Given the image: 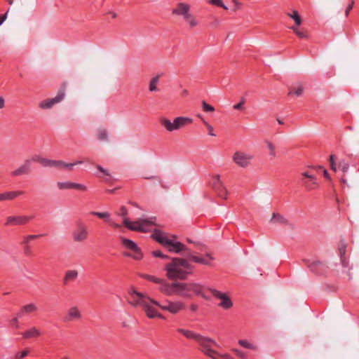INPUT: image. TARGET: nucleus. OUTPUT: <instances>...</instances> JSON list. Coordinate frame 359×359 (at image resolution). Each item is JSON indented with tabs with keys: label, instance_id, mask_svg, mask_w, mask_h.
<instances>
[{
	"label": "nucleus",
	"instance_id": "nucleus-1",
	"mask_svg": "<svg viewBox=\"0 0 359 359\" xmlns=\"http://www.w3.org/2000/svg\"><path fill=\"white\" fill-rule=\"evenodd\" d=\"M166 276L169 280H186L194 272V266L185 258L175 257L165 265Z\"/></svg>",
	"mask_w": 359,
	"mask_h": 359
},
{
	"label": "nucleus",
	"instance_id": "nucleus-2",
	"mask_svg": "<svg viewBox=\"0 0 359 359\" xmlns=\"http://www.w3.org/2000/svg\"><path fill=\"white\" fill-rule=\"evenodd\" d=\"M152 238L159 243L162 246L165 248L170 252L179 254L184 251L187 253L190 252V250L180 241L168 238V236L160 230H155L152 234Z\"/></svg>",
	"mask_w": 359,
	"mask_h": 359
},
{
	"label": "nucleus",
	"instance_id": "nucleus-3",
	"mask_svg": "<svg viewBox=\"0 0 359 359\" xmlns=\"http://www.w3.org/2000/svg\"><path fill=\"white\" fill-rule=\"evenodd\" d=\"M197 343L201 346V350L205 355L213 359H233L229 354H219L212 348L217 346L216 341L211 338L201 335Z\"/></svg>",
	"mask_w": 359,
	"mask_h": 359
},
{
	"label": "nucleus",
	"instance_id": "nucleus-4",
	"mask_svg": "<svg viewBox=\"0 0 359 359\" xmlns=\"http://www.w3.org/2000/svg\"><path fill=\"white\" fill-rule=\"evenodd\" d=\"M118 215L123 217V222L124 226L132 231L146 232L149 227L152 224V223L147 219H140L135 222L129 221L126 217L128 215V210L125 206H121L120 208Z\"/></svg>",
	"mask_w": 359,
	"mask_h": 359
},
{
	"label": "nucleus",
	"instance_id": "nucleus-5",
	"mask_svg": "<svg viewBox=\"0 0 359 359\" xmlns=\"http://www.w3.org/2000/svg\"><path fill=\"white\" fill-rule=\"evenodd\" d=\"M179 296L184 298H191L193 295L201 296L204 299H208L205 294L204 287L196 283H180Z\"/></svg>",
	"mask_w": 359,
	"mask_h": 359
},
{
	"label": "nucleus",
	"instance_id": "nucleus-6",
	"mask_svg": "<svg viewBox=\"0 0 359 359\" xmlns=\"http://www.w3.org/2000/svg\"><path fill=\"white\" fill-rule=\"evenodd\" d=\"M193 120L189 117L179 116L172 122L167 118L161 117L159 119L160 124L168 132L179 130L185 126L192 123Z\"/></svg>",
	"mask_w": 359,
	"mask_h": 359
},
{
	"label": "nucleus",
	"instance_id": "nucleus-7",
	"mask_svg": "<svg viewBox=\"0 0 359 359\" xmlns=\"http://www.w3.org/2000/svg\"><path fill=\"white\" fill-rule=\"evenodd\" d=\"M153 304L162 310L166 311L173 315L177 314L187 308L185 303L180 301L172 302L166 300L163 304H161L155 300L153 302Z\"/></svg>",
	"mask_w": 359,
	"mask_h": 359
},
{
	"label": "nucleus",
	"instance_id": "nucleus-8",
	"mask_svg": "<svg viewBox=\"0 0 359 359\" xmlns=\"http://www.w3.org/2000/svg\"><path fill=\"white\" fill-rule=\"evenodd\" d=\"M33 161L40 163L44 167H56L59 168L72 169L75 165L81 164L83 161H76L73 163H67L62 161L49 160L38 156L32 157Z\"/></svg>",
	"mask_w": 359,
	"mask_h": 359
},
{
	"label": "nucleus",
	"instance_id": "nucleus-9",
	"mask_svg": "<svg viewBox=\"0 0 359 359\" xmlns=\"http://www.w3.org/2000/svg\"><path fill=\"white\" fill-rule=\"evenodd\" d=\"M128 303L134 307H137L138 306L142 307L147 302L151 301L153 303V302L155 301L154 299L148 297L146 294L140 292L134 288H131L128 291Z\"/></svg>",
	"mask_w": 359,
	"mask_h": 359
},
{
	"label": "nucleus",
	"instance_id": "nucleus-10",
	"mask_svg": "<svg viewBox=\"0 0 359 359\" xmlns=\"http://www.w3.org/2000/svg\"><path fill=\"white\" fill-rule=\"evenodd\" d=\"M122 245L128 250H131L133 253L125 252V257H132L135 260H141L143 258V253L137 244L130 239L123 237L121 238Z\"/></svg>",
	"mask_w": 359,
	"mask_h": 359
},
{
	"label": "nucleus",
	"instance_id": "nucleus-11",
	"mask_svg": "<svg viewBox=\"0 0 359 359\" xmlns=\"http://www.w3.org/2000/svg\"><path fill=\"white\" fill-rule=\"evenodd\" d=\"M65 96V83H63L62 88L58 90L55 97L49 98L41 101L39 104V107L42 109L52 108L55 104L60 102Z\"/></svg>",
	"mask_w": 359,
	"mask_h": 359
},
{
	"label": "nucleus",
	"instance_id": "nucleus-12",
	"mask_svg": "<svg viewBox=\"0 0 359 359\" xmlns=\"http://www.w3.org/2000/svg\"><path fill=\"white\" fill-rule=\"evenodd\" d=\"M300 182L308 191L314 190L318 187L316 177L310 171H304L300 174Z\"/></svg>",
	"mask_w": 359,
	"mask_h": 359
},
{
	"label": "nucleus",
	"instance_id": "nucleus-13",
	"mask_svg": "<svg viewBox=\"0 0 359 359\" xmlns=\"http://www.w3.org/2000/svg\"><path fill=\"white\" fill-rule=\"evenodd\" d=\"M210 183L212 189L218 197L222 199L227 198L228 191L223 184V182L221 181L220 176L219 175L213 176Z\"/></svg>",
	"mask_w": 359,
	"mask_h": 359
},
{
	"label": "nucleus",
	"instance_id": "nucleus-14",
	"mask_svg": "<svg viewBox=\"0 0 359 359\" xmlns=\"http://www.w3.org/2000/svg\"><path fill=\"white\" fill-rule=\"evenodd\" d=\"M180 283L175 282L169 283L164 279L160 284L158 290L167 296L179 295L180 293Z\"/></svg>",
	"mask_w": 359,
	"mask_h": 359
},
{
	"label": "nucleus",
	"instance_id": "nucleus-15",
	"mask_svg": "<svg viewBox=\"0 0 359 359\" xmlns=\"http://www.w3.org/2000/svg\"><path fill=\"white\" fill-rule=\"evenodd\" d=\"M303 262L306 264L311 271L317 275H325L327 271V266L323 262L316 260L310 262L308 259H304Z\"/></svg>",
	"mask_w": 359,
	"mask_h": 359
},
{
	"label": "nucleus",
	"instance_id": "nucleus-16",
	"mask_svg": "<svg viewBox=\"0 0 359 359\" xmlns=\"http://www.w3.org/2000/svg\"><path fill=\"white\" fill-rule=\"evenodd\" d=\"M76 228L73 232V238L76 242H82L87 239L88 232L86 225L81 221L76 224Z\"/></svg>",
	"mask_w": 359,
	"mask_h": 359
},
{
	"label": "nucleus",
	"instance_id": "nucleus-17",
	"mask_svg": "<svg viewBox=\"0 0 359 359\" xmlns=\"http://www.w3.org/2000/svg\"><path fill=\"white\" fill-rule=\"evenodd\" d=\"M213 297L221 300L219 306L224 309H229L233 306V302L229 295L226 293H222L215 289H210Z\"/></svg>",
	"mask_w": 359,
	"mask_h": 359
},
{
	"label": "nucleus",
	"instance_id": "nucleus-18",
	"mask_svg": "<svg viewBox=\"0 0 359 359\" xmlns=\"http://www.w3.org/2000/svg\"><path fill=\"white\" fill-rule=\"evenodd\" d=\"M32 161H33L32 158L25 160L19 168H16L11 172V176L15 177L21 175H29L32 171Z\"/></svg>",
	"mask_w": 359,
	"mask_h": 359
},
{
	"label": "nucleus",
	"instance_id": "nucleus-19",
	"mask_svg": "<svg viewBox=\"0 0 359 359\" xmlns=\"http://www.w3.org/2000/svg\"><path fill=\"white\" fill-rule=\"evenodd\" d=\"M33 218L34 216H10L7 217L5 225L8 226L26 224Z\"/></svg>",
	"mask_w": 359,
	"mask_h": 359
},
{
	"label": "nucleus",
	"instance_id": "nucleus-20",
	"mask_svg": "<svg viewBox=\"0 0 359 359\" xmlns=\"http://www.w3.org/2000/svg\"><path fill=\"white\" fill-rule=\"evenodd\" d=\"M186 255L189 261L207 266H212V262L214 260V257L208 253L205 255V257L193 255L191 254V252L186 253Z\"/></svg>",
	"mask_w": 359,
	"mask_h": 359
},
{
	"label": "nucleus",
	"instance_id": "nucleus-21",
	"mask_svg": "<svg viewBox=\"0 0 359 359\" xmlns=\"http://www.w3.org/2000/svg\"><path fill=\"white\" fill-rule=\"evenodd\" d=\"M151 304H154L151 301L147 302L142 309L146 313L147 318L151 319L154 318H158L161 319H164V316L161 314L157 309L153 306Z\"/></svg>",
	"mask_w": 359,
	"mask_h": 359
},
{
	"label": "nucleus",
	"instance_id": "nucleus-22",
	"mask_svg": "<svg viewBox=\"0 0 359 359\" xmlns=\"http://www.w3.org/2000/svg\"><path fill=\"white\" fill-rule=\"evenodd\" d=\"M252 156L243 152L237 151L233 154V160L239 166L245 168L248 165Z\"/></svg>",
	"mask_w": 359,
	"mask_h": 359
},
{
	"label": "nucleus",
	"instance_id": "nucleus-23",
	"mask_svg": "<svg viewBox=\"0 0 359 359\" xmlns=\"http://www.w3.org/2000/svg\"><path fill=\"white\" fill-rule=\"evenodd\" d=\"M82 316L79 309L77 306L70 307L66 316L64 318V320L66 322H70L73 320H79L81 319Z\"/></svg>",
	"mask_w": 359,
	"mask_h": 359
},
{
	"label": "nucleus",
	"instance_id": "nucleus-24",
	"mask_svg": "<svg viewBox=\"0 0 359 359\" xmlns=\"http://www.w3.org/2000/svg\"><path fill=\"white\" fill-rule=\"evenodd\" d=\"M57 187L60 189H76L82 191L87 190L84 184L71 182H57Z\"/></svg>",
	"mask_w": 359,
	"mask_h": 359
},
{
	"label": "nucleus",
	"instance_id": "nucleus-25",
	"mask_svg": "<svg viewBox=\"0 0 359 359\" xmlns=\"http://www.w3.org/2000/svg\"><path fill=\"white\" fill-rule=\"evenodd\" d=\"M39 309L34 303H29L20 307L17 313L18 317H23L25 315L36 313Z\"/></svg>",
	"mask_w": 359,
	"mask_h": 359
},
{
	"label": "nucleus",
	"instance_id": "nucleus-26",
	"mask_svg": "<svg viewBox=\"0 0 359 359\" xmlns=\"http://www.w3.org/2000/svg\"><path fill=\"white\" fill-rule=\"evenodd\" d=\"M96 168L99 170L100 174L97 175V177L102 178L104 182L109 184H114L116 180L107 170L104 169L100 165H96Z\"/></svg>",
	"mask_w": 359,
	"mask_h": 359
},
{
	"label": "nucleus",
	"instance_id": "nucleus-27",
	"mask_svg": "<svg viewBox=\"0 0 359 359\" xmlns=\"http://www.w3.org/2000/svg\"><path fill=\"white\" fill-rule=\"evenodd\" d=\"M23 191H11L0 194V201H12L15 198L24 194Z\"/></svg>",
	"mask_w": 359,
	"mask_h": 359
},
{
	"label": "nucleus",
	"instance_id": "nucleus-28",
	"mask_svg": "<svg viewBox=\"0 0 359 359\" xmlns=\"http://www.w3.org/2000/svg\"><path fill=\"white\" fill-rule=\"evenodd\" d=\"M190 6L185 3H179L177 7L172 11V13L176 15H182L184 17L189 13Z\"/></svg>",
	"mask_w": 359,
	"mask_h": 359
},
{
	"label": "nucleus",
	"instance_id": "nucleus-29",
	"mask_svg": "<svg viewBox=\"0 0 359 359\" xmlns=\"http://www.w3.org/2000/svg\"><path fill=\"white\" fill-rule=\"evenodd\" d=\"M41 335V331L35 327H32L22 333V337L24 339L36 338Z\"/></svg>",
	"mask_w": 359,
	"mask_h": 359
},
{
	"label": "nucleus",
	"instance_id": "nucleus-30",
	"mask_svg": "<svg viewBox=\"0 0 359 359\" xmlns=\"http://www.w3.org/2000/svg\"><path fill=\"white\" fill-rule=\"evenodd\" d=\"M177 332L183 334L186 338L189 339H194L196 342L198 340L201 334L194 332L193 331L185 330L182 328H179L177 330Z\"/></svg>",
	"mask_w": 359,
	"mask_h": 359
},
{
	"label": "nucleus",
	"instance_id": "nucleus-31",
	"mask_svg": "<svg viewBox=\"0 0 359 359\" xmlns=\"http://www.w3.org/2000/svg\"><path fill=\"white\" fill-rule=\"evenodd\" d=\"M78 276V271L76 270H69L67 271L65 273V276L63 278L64 285H67L71 281H74L76 279Z\"/></svg>",
	"mask_w": 359,
	"mask_h": 359
},
{
	"label": "nucleus",
	"instance_id": "nucleus-32",
	"mask_svg": "<svg viewBox=\"0 0 359 359\" xmlns=\"http://www.w3.org/2000/svg\"><path fill=\"white\" fill-rule=\"evenodd\" d=\"M297 27L298 26H292L290 29L298 37L301 39H309L308 32L304 29H299Z\"/></svg>",
	"mask_w": 359,
	"mask_h": 359
},
{
	"label": "nucleus",
	"instance_id": "nucleus-33",
	"mask_svg": "<svg viewBox=\"0 0 359 359\" xmlns=\"http://www.w3.org/2000/svg\"><path fill=\"white\" fill-rule=\"evenodd\" d=\"M347 244L344 240H341L338 243V252L340 256L341 260L344 259V257L346 252Z\"/></svg>",
	"mask_w": 359,
	"mask_h": 359
},
{
	"label": "nucleus",
	"instance_id": "nucleus-34",
	"mask_svg": "<svg viewBox=\"0 0 359 359\" xmlns=\"http://www.w3.org/2000/svg\"><path fill=\"white\" fill-rule=\"evenodd\" d=\"M287 15L294 20L296 26H299L302 24V20L297 11L294 10L291 13H287Z\"/></svg>",
	"mask_w": 359,
	"mask_h": 359
},
{
	"label": "nucleus",
	"instance_id": "nucleus-35",
	"mask_svg": "<svg viewBox=\"0 0 359 359\" xmlns=\"http://www.w3.org/2000/svg\"><path fill=\"white\" fill-rule=\"evenodd\" d=\"M271 220L273 221L274 222H278L283 224H288L287 219H285L283 215H280L279 213H273Z\"/></svg>",
	"mask_w": 359,
	"mask_h": 359
},
{
	"label": "nucleus",
	"instance_id": "nucleus-36",
	"mask_svg": "<svg viewBox=\"0 0 359 359\" xmlns=\"http://www.w3.org/2000/svg\"><path fill=\"white\" fill-rule=\"evenodd\" d=\"M141 277L143 278L144 279H146V280L150 281V282L158 283V284H161V283L162 282V280H163V279L157 278L154 276H151V275H148V274H142Z\"/></svg>",
	"mask_w": 359,
	"mask_h": 359
},
{
	"label": "nucleus",
	"instance_id": "nucleus-37",
	"mask_svg": "<svg viewBox=\"0 0 359 359\" xmlns=\"http://www.w3.org/2000/svg\"><path fill=\"white\" fill-rule=\"evenodd\" d=\"M184 18L185 20H187L189 22L191 27H194L198 25V22L196 21L195 18L190 13L187 14L184 17Z\"/></svg>",
	"mask_w": 359,
	"mask_h": 359
},
{
	"label": "nucleus",
	"instance_id": "nucleus-38",
	"mask_svg": "<svg viewBox=\"0 0 359 359\" xmlns=\"http://www.w3.org/2000/svg\"><path fill=\"white\" fill-rule=\"evenodd\" d=\"M238 344L245 348H249V349H256L257 348V346L252 344H251L250 342H249L247 340H244V339H240L238 341Z\"/></svg>",
	"mask_w": 359,
	"mask_h": 359
},
{
	"label": "nucleus",
	"instance_id": "nucleus-39",
	"mask_svg": "<svg viewBox=\"0 0 359 359\" xmlns=\"http://www.w3.org/2000/svg\"><path fill=\"white\" fill-rule=\"evenodd\" d=\"M158 80H159V76L157 75L155 77H154L151 81H150V83H149V90L150 91H156L157 90V87H156V85L158 84Z\"/></svg>",
	"mask_w": 359,
	"mask_h": 359
},
{
	"label": "nucleus",
	"instance_id": "nucleus-40",
	"mask_svg": "<svg viewBox=\"0 0 359 359\" xmlns=\"http://www.w3.org/2000/svg\"><path fill=\"white\" fill-rule=\"evenodd\" d=\"M304 88L302 85L298 86L296 89H290L289 90L288 95H295L297 96H300L303 93Z\"/></svg>",
	"mask_w": 359,
	"mask_h": 359
},
{
	"label": "nucleus",
	"instance_id": "nucleus-41",
	"mask_svg": "<svg viewBox=\"0 0 359 359\" xmlns=\"http://www.w3.org/2000/svg\"><path fill=\"white\" fill-rule=\"evenodd\" d=\"M44 236V234H36V235H28V236H26L24 237L22 243H28L29 244L30 241L39 238H40L41 236Z\"/></svg>",
	"mask_w": 359,
	"mask_h": 359
},
{
	"label": "nucleus",
	"instance_id": "nucleus-42",
	"mask_svg": "<svg viewBox=\"0 0 359 359\" xmlns=\"http://www.w3.org/2000/svg\"><path fill=\"white\" fill-rule=\"evenodd\" d=\"M97 138L100 141L107 140V132L105 129H101L97 133Z\"/></svg>",
	"mask_w": 359,
	"mask_h": 359
},
{
	"label": "nucleus",
	"instance_id": "nucleus-43",
	"mask_svg": "<svg viewBox=\"0 0 359 359\" xmlns=\"http://www.w3.org/2000/svg\"><path fill=\"white\" fill-rule=\"evenodd\" d=\"M23 244H24V247H23L24 254L27 257H32V256H33V252H32V250L31 249V246L28 243H23Z\"/></svg>",
	"mask_w": 359,
	"mask_h": 359
},
{
	"label": "nucleus",
	"instance_id": "nucleus-44",
	"mask_svg": "<svg viewBox=\"0 0 359 359\" xmlns=\"http://www.w3.org/2000/svg\"><path fill=\"white\" fill-rule=\"evenodd\" d=\"M209 4L217 6L218 7H221L225 10H228V7H226L222 2V0H209Z\"/></svg>",
	"mask_w": 359,
	"mask_h": 359
},
{
	"label": "nucleus",
	"instance_id": "nucleus-45",
	"mask_svg": "<svg viewBox=\"0 0 359 359\" xmlns=\"http://www.w3.org/2000/svg\"><path fill=\"white\" fill-rule=\"evenodd\" d=\"M90 214L93 215H95L100 219H107L109 217V213L107 212H100L93 211L90 212Z\"/></svg>",
	"mask_w": 359,
	"mask_h": 359
},
{
	"label": "nucleus",
	"instance_id": "nucleus-46",
	"mask_svg": "<svg viewBox=\"0 0 359 359\" xmlns=\"http://www.w3.org/2000/svg\"><path fill=\"white\" fill-rule=\"evenodd\" d=\"M202 108L205 112H212L215 111V108L212 105L208 104L205 101L202 102Z\"/></svg>",
	"mask_w": 359,
	"mask_h": 359
},
{
	"label": "nucleus",
	"instance_id": "nucleus-47",
	"mask_svg": "<svg viewBox=\"0 0 359 359\" xmlns=\"http://www.w3.org/2000/svg\"><path fill=\"white\" fill-rule=\"evenodd\" d=\"M339 168L344 172H346L349 168V164L344 161H341L339 163Z\"/></svg>",
	"mask_w": 359,
	"mask_h": 359
},
{
	"label": "nucleus",
	"instance_id": "nucleus-48",
	"mask_svg": "<svg viewBox=\"0 0 359 359\" xmlns=\"http://www.w3.org/2000/svg\"><path fill=\"white\" fill-rule=\"evenodd\" d=\"M29 351L27 349L23 350L21 352H18L15 354L14 359H22L28 355Z\"/></svg>",
	"mask_w": 359,
	"mask_h": 359
},
{
	"label": "nucleus",
	"instance_id": "nucleus-49",
	"mask_svg": "<svg viewBox=\"0 0 359 359\" xmlns=\"http://www.w3.org/2000/svg\"><path fill=\"white\" fill-rule=\"evenodd\" d=\"M151 254L155 257H160L162 259H170L169 256L163 254L160 250L152 251Z\"/></svg>",
	"mask_w": 359,
	"mask_h": 359
},
{
	"label": "nucleus",
	"instance_id": "nucleus-50",
	"mask_svg": "<svg viewBox=\"0 0 359 359\" xmlns=\"http://www.w3.org/2000/svg\"><path fill=\"white\" fill-rule=\"evenodd\" d=\"M245 102V100L244 98H241V101L237 103L236 104H234L233 106V108L236 110L243 111L244 109L243 105Z\"/></svg>",
	"mask_w": 359,
	"mask_h": 359
},
{
	"label": "nucleus",
	"instance_id": "nucleus-51",
	"mask_svg": "<svg viewBox=\"0 0 359 359\" xmlns=\"http://www.w3.org/2000/svg\"><path fill=\"white\" fill-rule=\"evenodd\" d=\"M266 144L270 151V155L274 157L276 156L274 145L271 142H266Z\"/></svg>",
	"mask_w": 359,
	"mask_h": 359
},
{
	"label": "nucleus",
	"instance_id": "nucleus-52",
	"mask_svg": "<svg viewBox=\"0 0 359 359\" xmlns=\"http://www.w3.org/2000/svg\"><path fill=\"white\" fill-rule=\"evenodd\" d=\"M203 123L207 127L209 135L211 136H215L216 135L213 133V127L205 120H203Z\"/></svg>",
	"mask_w": 359,
	"mask_h": 359
},
{
	"label": "nucleus",
	"instance_id": "nucleus-53",
	"mask_svg": "<svg viewBox=\"0 0 359 359\" xmlns=\"http://www.w3.org/2000/svg\"><path fill=\"white\" fill-rule=\"evenodd\" d=\"M330 168L332 170L336 171L337 170V167H336V163L334 162V155H333V154H332L330 156Z\"/></svg>",
	"mask_w": 359,
	"mask_h": 359
},
{
	"label": "nucleus",
	"instance_id": "nucleus-54",
	"mask_svg": "<svg viewBox=\"0 0 359 359\" xmlns=\"http://www.w3.org/2000/svg\"><path fill=\"white\" fill-rule=\"evenodd\" d=\"M353 5H354V1L353 0H351L349 3V4L348 5L346 11H345V15L346 17H348V14H349V12L351 11V10L353 8Z\"/></svg>",
	"mask_w": 359,
	"mask_h": 359
},
{
	"label": "nucleus",
	"instance_id": "nucleus-55",
	"mask_svg": "<svg viewBox=\"0 0 359 359\" xmlns=\"http://www.w3.org/2000/svg\"><path fill=\"white\" fill-rule=\"evenodd\" d=\"M8 12V10L6 11V13L0 15V25H1L3 24V22L6 20V19L7 18Z\"/></svg>",
	"mask_w": 359,
	"mask_h": 359
},
{
	"label": "nucleus",
	"instance_id": "nucleus-56",
	"mask_svg": "<svg viewBox=\"0 0 359 359\" xmlns=\"http://www.w3.org/2000/svg\"><path fill=\"white\" fill-rule=\"evenodd\" d=\"M20 317H18V316L16 315V317L13 318L11 320V323L12 325H16V327H18V318H20Z\"/></svg>",
	"mask_w": 359,
	"mask_h": 359
},
{
	"label": "nucleus",
	"instance_id": "nucleus-57",
	"mask_svg": "<svg viewBox=\"0 0 359 359\" xmlns=\"http://www.w3.org/2000/svg\"><path fill=\"white\" fill-rule=\"evenodd\" d=\"M5 107V99L0 96V109L4 108Z\"/></svg>",
	"mask_w": 359,
	"mask_h": 359
},
{
	"label": "nucleus",
	"instance_id": "nucleus-58",
	"mask_svg": "<svg viewBox=\"0 0 359 359\" xmlns=\"http://www.w3.org/2000/svg\"><path fill=\"white\" fill-rule=\"evenodd\" d=\"M197 309H198V305H197V304H191L190 305V310H191V311L195 312V311H197Z\"/></svg>",
	"mask_w": 359,
	"mask_h": 359
},
{
	"label": "nucleus",
	"instance_id": "nucleus-59",
	"mask_svg": "<svg viewBox=\"0 0 359 359\" xmlns=\"http://www.w3.org/2000/svg\"><path fill=\"white\" fill-rule=\"evenodd\" d=\"M109 223L110 226H112L113 228L117 229V228L121 227V225H119L118 224H116L112 221H109Z\"/></svg>",
	"mask_w": 359,
	"mask_h": 359
},
{
	"label": "nucleus",
	"instance_id": "nucleus-60",
	"mask_svg": "<svg viewBox=\"0 0 359 359\" xmlns=\"http://www.w3.org/2000/svg\"><path fill=\"white\" fill-rule=\"evenodd\" d=\"M107 15H109L111 18L115 19L117 18V13L114 11H109L107 13Z\"/></svg>",
	"mask_w": 359,
	"mask_h": 359
},
{
	"label": "nucleus",
	"instance_id": "nucleus-61",
	"mask_svg": "<svg viewBox=\"0 0 359 359\" xmlns=\"http://www.w3.org/2000/svg\"><path fill=\"white\" fill-rule=\"evenodd\" d=\"M233 351L236 353L237 355H238L239 357L241 358H243L244 357V353L240 351V350H238V349H234Z\"/></svg>",
	"mask_w": 359,
	"mask_h": 359
},
{
	"label": "nucleus",
	"instance_id": "nucleus-62",
	"mask_svg": "<svg viewBox=\"0 0 359 359\" xmlns=\"http://www.w3.org/2000/svg\"><path fill=\"white\" fill-rule=\"evenodd\" d=\"M323 176L327 179V180H330V175L329 173L327 172V171L326 170H324L323 171Z\"/></svg>",
	"mask_w": 359,
	"mask_h": 359
},
{
	"label": "nucleus",
	"instance_id": "nucleus-63",
	"mask_svg": "<svg viewBox=\"0 0 359 359\" xmlns=\"http://www.w3.org/2000/svg\"><path fill=\"white\" fill-rule=\"evenodd\" d=\"M119 187L118 188H114V189H107L105 191L107 193H109V194H114L116 190L118 189Z\"/></svg>",
	"mask_w": 359,
	"mask_h": 359
},
{
	"label": "nucleus",
	"instance_id": "nucleus-64",
	"mask_svg": "<svg viewBox=\"0 0 359 359\" xmlns=\"http://www.w3.org/2000/svg\"><path fill=\"white\" fill-rule=\"evenodd\" d=\"M144 179H147V180H151V179H154L156 178V177L154 176H150V177H144Z\"/></svg>",
	"mask_w": 359,
	"mask_h": 359
}]
</instances>
